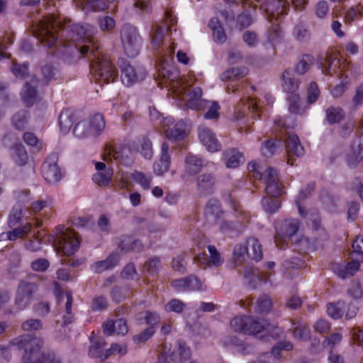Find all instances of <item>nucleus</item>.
<instances>
[{
  "mask_svg": "<svg viewBox=\"0 0 363 363\" xmlns=\"http://www.w3.org/2000/svg\"><path fill=\"white\" fill-rule=\"evenodd\" d=\"M216 184V177L211 173H204L199 175L196 180L198 191L204 195L213 191Z\"/></svg>",
  "mask_w": 363,
  "mask_h": 363,
  "instance_id": "5701e85b",
  "label": "nucleus"
},
{
  "mask_svg": "<svg viewBox=\"0 0 363 363\" xmlns=\"http://www.w3.org/2000/svg\"><path fill=\"white\" fill-rule=\"evenodd\" d=\"M228 157L225 165L228 168L234 169L238 167L245 161L243 155L236 149H231L225 152Z\"/></svg>",
  "mask_w": 363,
  "mask_h": 363,
  "instance_id": "f704fd0d",
  "label": "nucleus"
},
{
  "mask_svg": "<svg viewBox=\"0 0 363 363\" xmlns=\"http://www.w3.org/2000/svg\"><path fill=\"white\" fill-rule=\"evenodd\" d=\"M203 165L204 160L202 157L189 153L185 158L184 174L196 175L201 172Z\"/></svg>",
  "mask_w": 363,
  "mask_h": 363,
  "instance_id": "4be33fe9",
  "label": "nucleus"
},
{
  "mask_svg": "<svg viewBox=\"0 0 363 363\" xmlns=\"http://www.w3.org/2000/svg\"><path fill=\"white\" fill-rule=\"evenodd\" d=\"M289 111L293 114L301 113V97L298 94H290L287 97Z\"/></svg>",
  "mask_w": 363,
  "mask_h": 363,
  "instance_id": "5fc2aeb1",
  "label": "nucleus"
},
{
  "mask_svg": "<svg viewBox=\"0 0 363 363\" xmlns=\"http://www.w3.org/2000/svg\"><path fill=\"white\" fill-rule=\"evenodd\" d=\"M313 62L314 57L313 55L309 54L303 55L296 66V72L299 74H304L309 69L310 66Z\"/></svg>",
  "mask_w": 363,
  "mask_h": 363,
  "instance_id": "49530a36",
  "label": "nucleus"
},
{
  "mask_svg": "<svg viewBox=\"0 0 363 363\" xmlns=\"http://www.w3.org/2000/svg\"><path fill=\"white\" fill-rule=\"evenodd\" d=\"M272 307V302L271 298L267 295H263L257 301L255 311L260 314L267 313Z\"/></svg>",
  "mask_w": 363,
  "mask_h": 363,
  "instance_id": "de8ad7c7",
  "label": "nucleus"
},
{
  "mask_svg": "<svg viewBox=\"0 0 363 363\" xmlns=\"http://www.w3.org/2000/svg\"><path fill=\"white\" fill-rule=\"evenodd\" d=\"M223 344L226 346L235 347L238 352L242 355L249 354L252 349L250 345L245 344L242 340L235 335L226 337L223 340Z\"/></svg>",
  "mask_w": 363,
  "mask_h": 363,
  "instance_id": "7c9ffc66",
  "label": "nucleus"
},
{
  "mask_svg": "<svg viewBox=\"0 0 363 363\" xmlns=\"http://www.w3.org/2000/svg\"><path fill=\"white\" fill-rule=\"evenodd\" d=\"M244 278L247 280L249 286L255 289L258 282L263 280L255 274V272L252 268H247L244 271Z\"/></svg>",
  "mask_w": 363,
  "mask_h": 363,
  "instance_id": "0e129e2a",
  "label": "nucleus"
},
{
  "mask_svg": "<svg viewBox=\"0 0 363 363\" xmlns=\"http://www.w3.org/2000/svg\"><path fill=\"white\" fill-rule=\"evenodd\" d=\"M161 268V259L157 256L148 258L143 264V269L151 276L157 275L160 272Z\"/></svg>",
  "mask_w": 363,
  "mask_h": 363,
  "instance_id": "4c0bfd02",
  "label": "nucleus"
},
{
  "mask_svg": "<svg viewBox=\"0 0 363 363\" xmlns=\"http://www.w3.org/2000/svg\"><path fill=\"white\" fill-rule=\"evenodd\" d=\"M43 328V323L39 319H28L23 321L21 324V329L24 331L33 332Z\"/></svg>",
  "mask_w": 363,
  "mask_h": 363,
  "instance_id": "e2e57ef3",
  "label": "nucleus"
},
{
  "mask_svg": "<svg viewBox=\"0 0 363 363\" xmlns=\"http://www.w3.org/2000/svg\"><path fill=\"white\" fill-rule=\"evenodd\" d=\"M359 138L351 145L350 151L346 155L345 162L349 168H355L363 159V139L362 134Z\"/></svg>",
  "mask_w": 363,
  "mask_h": 363,
  "instance_id": "a211bd4d",
  "label": "nucleus"
},
{
  "mask_svg": "<svg viewBox=\"0 0 363 363\" xmlns=\"http://www.w3.org/2000/svg\"><path fill=\"white\" fill-rule=\"evenodd\" d=\"M278 142L276 140H268L265 141L261 148L262 155L270 157L275 154L278 149Z\"/></svg>",
  "mask_w": 363,
  "mask_h": 363,
  "instance_id": "6e6d98bb",
  "label": "nucleus"
},
{
  "mask_svg": "<svg viewBox=\"0 0 363 363\" xmlns=\"http://www.w3.org/2000/svg\"><path fill=\"white\" fill-rule=\"evenodd\" d=\"M28 62H23V64L22 65L13 62L11 68V72L16 78L25 79L28 76Z\"/></svg>",
  "mask_w": 363,
  "mask_h": 363,
  "instance_id": "864d4df0",
  "label": "nucleus"
},
{
  "mask_svg": "<svg viewBox=\"0 0 363 363\" xmlns=\"http://www.w3.org/2000/svg\"><path fill=\"white\" fill-rule=\"evenodd\" d=\"M139 151L146 159H151L153 155L152 145L149 138H144L140 143Z\"/></svg>",
  "mask_w": 363,
  "mask_h": 363,
  "instance_id": "680f3d73",
  "label": "nucleus"
},
{
  "mask_svg": "<svg viewBox=\"0 0 363 363\" xmlns=\"http://www.w3.org/2000/svg\"><path fill=\"white\" fill-rule=\"evenodd\" d=\"M344 301H338L336 303H329L327 304L328 315L335 320H338L343 315V308L345 307Z\"/></svg>",
  "mask_w": 363,
  "mask_h": 363,
  "instance_id": "79ce46f5",
  "label": "nucleus"
},
{
  "mask_svg": "<svg viewBox=\"0 0 363 363\" xmlns=\"http://www.w3.org/2000/svg\"><path fill=\"white\" fill-rule=\"evenodd\" d=\"M118 247L122 253H127L129 252H140L143 250V242L135 239L132 235H121L118 245Z\"/></svg>",
  "mask_w": 363,
  "mask_h": 363,
  "instance_id": "aec40b11",
  "label": "nucleus"
},
{
  "mask_svg": "<svg viewBox=\"0 0 363 363\" xmlns=\"http://www.w3.org/2000/svg\"><path fill=\"white\" fill-rule=\"evenodd\" d=\"M248 72L246 67H233L228 69L220 74V79L224 82L238 81L243 78Z\"/></svg>",
  "mask_w": 363,
  "mask_h": 363,
  "instance_id": "2f4dec72",
  "label": "nucleus"
},
{
  "mask_svg": "<svg viewBox=\"0 0 363 363\" xmlns=\"http://www.w3.org/2000/svg\"><path fill=\"white\" fill-rule=\"evenodd\" d=\"M228 203L234 211L235 217L238 218V222L223 220L220 224V230L222 233H231L234 230L236 225H245L250 223V215L248 212L244 211L240 204L239 201L235 199L231 194L228 195Z\"/></svg>",
  "mask_w": 363,
  "mask_h": 363,
  "instance_id": "1a4fd4ad",
  "label": "nucleus"
},
{
  "mask_svg": "<svg viewBox=\"0 0 363 363\" xmlns=\"http://www.w3.org/2000/svg\"><path fill=\"white\" fill-rule=\"evenodd\" d=\"M11 346L23 350L22 363H62L54 352H41L43 340L33 335L26 334L10 341Z\"/></svg>",
  "mask_w": 363,
  "mask_h": 363,
  "instance_id": "f03ea898",
  "label": "nucleus"
},
{
  "mask_svg": "<svg viewBox=\"0 0 363 363\" xmlns=\"http://www.w3.org/2000/svg\"><path fill=\"white\" fill-rule=\"evenodd\" d=\"M296 38L300 42H306L310 39L311 33L303 23L296 26L294 31Z\"/></svg>",
  "mask_w": 363,
  "mask_h": 363,
  "instance_id": "052dcab7",
  "label": "nucleus"
},
{
  "mask_svg": "<svg viewBox=\"0 0 363 363\" xmlns=\"http://www.w3.org/2000/svg\"><path fill=\"white\" fill-rule=\"evenodd\" d=\"M293 348L294 345L290 341H279L272 348L271 352L266 353L264 357H273L274 361L279 362L281 359V352L282 350L291 351Z\"/></svg>",
  "mask_w": 363,
  "mask_h": 363,
  "instance_id": "72a5a7b5",
  "label": "nucleus"
},
{
  "mask_svg": "<svg viewBox=\"0 0 363 363\" xmlns=\"http://www.w3.org/2000/svg\"><path fill=\"white\" fill-rule=\"evenodd\" d=\"M113 176L112 168H108L104 171L96 172L92 176L93 182L100 187H105L109 185Z\"/></svg>",
  "mask_w": 363,
  "mask_h": 363,
  "instance_id": "473e14b6",
  "label": "nucleus"
},
{
  "mask_svg": "<svg viewBox=\"0 0 363 363\" xmlns=\"http://www.w3.org/2000/svg\"><path fill=\"white\" fill-rule=\"evenodd\" d=\"M252 22V18L250 13L247 11H242L237 16L236 26L242 30L249 27Z\"/></svg>",
  "mask_w": 363,
  "mask_h": 363,
  "instance_id": "13d9d810",
  "label": "nucleus"
},
{
  "mask_svg": "<svg viewBox=\"0 0 363 363\" xmlns=\"http://www.w3.org/2000/svg\"><path fill=\"white\" fill-rule=\"evenodd\" d=\"M105 125L103 116L96 113L87 120L77 123L73 129V134L75 137L80 139L91 137L96 138L101 134L105 128Z\"/></svg>",
  "mask_w": 363,
  "mask_h": 363,
  "instance_id": "423d86ee",
  "label": "nucleus"
},
{
  "mask_svg": "<svg viewBox=\"0 0 363 363\" xmlns=\"http://www.w3.org/2000/svg\"><path fill=\"white\" fill-rule=\"evenodd\" d=\"M99 28L103 31H111L116 26V21L113 18L105 16L99 19Z\"/></svg>",
  "mask_w": 363,
  "mask_h": 363,
  "instance_id": "774afa93",
  "label": "nucleus"
},
{
  "mask_svg": "<svg viewBox=\"0 0 363 363\" xmlns=\"http://www.w3.org/2000/svg\"><path fill=\"white\" fill-rule=\"evenodd\" d=\"M118 63L121 72V82L125 86H131L145 78L147 72L144 67H133L124 59H120Z\"/></svg>",
  "mask_w": 363,
  "mask_h": 363,
  "instance_id": "9b49d317",
  "label": "nucleus"
},
{
  "mask_svg": "<svg viewBox=\"0 0 363 363\" xmlns=\"http://www.w3.org/2000/svg\"><path fill=\"white\" fill-rule=\"evenodd\" d=\"M293 337L301 341H306L311 338V330L308 325L304 323H293Z\"/></svg>",
  "mask_w": 363,
  "mask_h": 363,
  "instance_id": "c9c22d12",
  "label": "nucleus"
},
{
  "mask_svg": "<svg viewBox=\"0 0 363 363\" xmlns=\"http://www.w3.org/2000/svg\"><path fill=\"white\" fill-rule=\"evenodd\" d=\"M300 221L298 219L289 218L274 223L276 232L275 243L280 250H284L289 240L299 230Z\"/></svg>",
  "mask_w": 363,
  "mask_h": 363,
  "instance_id": "6e6552de",
  "label": "nucleus"
},
{
  "mask_svg": "<svg viewBox=\"0 0 363 363\" xmlns=\"http://www.w3.org/2000/svg\"><path fill=\"white\" fill-rule=\"evenodd\" d=\"M104 346V343L100 341L93 343L89 347V357L91 358L99 359L101 361L106 359L107 358H105V356L106 355V350H103Z\"/></svg>",
  "mask_w": 363,
  "mask_h": 363,
  "instance_id": "37998d69",
  "label": "nucleus"
},
{
  "mask_svg": "<svg viewBox=\"0 0 363 363\" xmlns=\"http://www.w3.org/2000/svg\"><path fill=\"white\" fill-rule=\"evenodd\" d=\"M185 308L186 304L184 302L177 298H172L164 306V308L167 313L174 312L180 314Z\"/></svg>",
  "mask_w": 363,
  "mask_h": 363,
  "instance_id": "8fccbe9b",
  "label": "nucleus"
},
{
  "mask_svg": "<svg viewBox=\"0 0 363 363\" xmlns=\"http://www.w3.org/2000/svg\"><path fill=\"white\" fill-rule=\"evenodd\" d=\"M206 213L213 216L215 219L220 218L224 212L221 208L220 201L216 199H211L206 204Z\"/></svg>",
  "mask_w": 363,
  "mask_h": 363,
  "instance_id": "a19ab883",
  "label": "nucleus"
},
{
  "mask_svg": "<svg viewBox=\"0 0 363 363\" xmlns=\"http://www.w3.org/2000/svg\"><path fill=\"white\" fill-rule=\"evenodd\" d=\"M89 30L79 23L67 27L54 14L39 22L35 32L40 43L48 48L60 45L65 54L76 50L79 56L89 60L90 73L97 84H109L118 78V70L101 48L89 39Z\"/></svg>",
  "mask_w": 363,
  "mask_h": 363,
  "instance_id": "f257e3e1",
  "label": "nucleus"
},
{
  "mask_svg": "<svg viewBox=\"0 0 363 363\" xmlns=\"http://www.w3.org/2000/svg\"><path fill=\"white\" fill-rule=\"evenodd\" d=\"M230 325L235 332L255 335L267 330L269 324L264 319L243 315L233 318Z\"/></svg>",
  "mask_w": 363,
  "mask_h": 363,
  "instance_id": "39448f33",
  "label": "nucleus"
},
{
  "mask_svg": "<svg viewBox=\"0 0 363 363\" xmlns=\"http://www.w3.org/2000/svg\"><path fill=\"white\" fill-rule=\"evenodd\" d=\"M167 138L172 140H182L186 136V125L182 121L176 123L172 128L164 130Z\"/></svg>",
  "mask_w": 363,
  "mask_h": 363,
  "instance_id": "c85d7f7f",
  "label": "nucleus"
},
{
  "mask_svg": "<svg viewBox=\"0 0 363 363\" xmlns=\"http://www.w3.org/2000/svg\"><path fill=\"white\" fill-rule=\"evenodd\" d=\"M283 84L282 87L284 91L287 92L289 95L297 94L300 84V80L293 76L291 69H285L282 74Z\"/></svg>",
  "mask_w": 363,
  "mask_h": 363,
  "instance_id": "a878e982",
  "label": "nucleus"
},
{
  "mask_svg": "<svg viewBox=\"0 0 363 363\" xmlns=\"http://www.w3.org/2000/svg\"><path fill=\"white\" fill-rule=\"evenodd\" d=\"M290 4L286 0H265L261 4V9L265 13L267 20L272 23L267 30V41L271 45L280 43L282 32L280 28V19L288 13Z\"/></svg>",
  "mask_w": 363,
  "mask_h": 363,
  "instance_id": "7ed1b4c3",
  "label": "nucleus"
},
{
  "mask_svg": "<svg viewBox=\"0 0 363 363\" xmlns=\"http://www.w3.org/2000/svg\"><path fill=\"white\" fill-rule=\"evenodd\" d=\"M285 147L288 156L287 164L289 165H294V162L291 161L293 156L301 157L304 155V148L296 134H289L287 136L285 140Z\"/></svg>",
  "mask_w": 363,
  "mask_h": 363,
  "instance_id": "dca6fc26",
  "label": "nucleus"
},
{
  "mask_svg": "<svg viewBox=\"0 0 363 363\" xmlns=\"http://www.w3.org/2000/svg\"><path fill=\"white\" fill-rule=\"evenodd\" d=\"M208 27L212 30L213 40L217 44L222 45L227 41V35L220 21L218 18L213 17L211 18L208 22Z\"/></svg>",
  "mask_w": 363,
  "mask_h": 363,
  "instance_id": "b1692460",
  "label": "nucleus"
},
{
  "mask_svg": "<svg viewBox=\"0 0 363 363\" xmlns=\"http://www.w3.org/2000/svg\"><path fill=\"white\" fill-rule=\"evenodd\" d=\"M38 290V285L34 281H21L16 292L14 304L21 311L26 309L33 301L34 295Z\"/></svg>",
  "mask_w": 363,
  "mask_h": 363,
  "instance_id": "9d476101",
  "label": "nucleus"
},
{
  "mask_svg": "<svg viewBox=\"0 0 363 363\" xmlns=\"http://www.w3.org/2000/svg\"><path fill=\"white\" fill-rule=\"evenodd\" d=\"M120 262V255L118 253H111L106 259L94 262L90 265V269L96 274H101L118 266Z\"/></svg>",
  "mask_w": 363,
  "mask_h": 363,
  "instance_id": "412c9836",
  "label": "nucleus"
},
{
  "mask_svg": "<svg viewBox=\"0 0 363 363\" xmlns=\"http://www.w3.org/2000/svg\"><path fill=\"white\" fill-rule=\"evenodd\" d=\"M121 277L123 279L131 281L139 280L140 276L138 273L135 264L130 262L125 265L121 272Z\"/></svg>",
  "mask_w": 363,
  "mask_h": 363,
  "instance_id": "c03bdc74",
  "label": "nucleus"
},
{
  "mask_svg": "<svg viewBox=\"0 0 363 363\" xmlns=\"http://www.w3.org/2000/svg\"><path fill=\"white\" fill-rule=\"evenodd\" d=\"M58 154L52 152L50 154L41 167V172L45 180L50 184H56L62 178V173L57 164Z\"/></svg>",
  "mask_w": 363,
  "mask_h": 363,
  "instance_id": "f8f14e48",
  "label": "nucleus"
},
{
  "mask_svg": "<svg viewBox=\"0 0 363 363\" xmlns=\"http://www.w3.org/2000/svg\"><path fill=\"white\" fill-rule=\"evenodd\" d=\"M121 39L125 54L128 57H135L143 45V38L138 29L129 23L124 24L121 30Z\"/></svg>",
  "mask_w": 363,
  "mask_h": 363,
  "instance_id": "0eeeda50",
  "label": "nucleus"
},
{
  "mask_svg": "<svg viewBox=\"0 0 363 363\" xmlns=\"http://www.w3.org/2000/svg\"><path fill=\"white\" fill-rule=\"evenodd\" d=\"M171 286L178 292L201 291L206 289L205 281L195 275L174 279L172 281Z\"/></svg>",
  "mask_w": 363,
  "mask_h": 363,
  "instance_id": "ddd939ff",
  "label": "nucleus"
},
{
  "mask_svg": "<svg viewBox=\"0 0 363 363\" xmlns=\"http://www.w3.org/2000/svg\"><path fill=\"white\" fill-rule=\"evenodd\" d=\"M13 160L18 166L25 165L28 160V155L24 146L18 143L13 147Z\"/></svg>",
  "mask_w": 363,
  "mask_h": 363,
  "instance_id": "ea45409f",
  "label": "nucleus"
},
{
  "mask_svg": "<svg viewBox=\"0 0 363 363\" xmlns=\"http://www.w3.org/2000/svg\"><path fill=\"white\" fill-rule=\"evenodd\" d=\"M261 204L264 211L269 214L277 213L281 208V201L278 199L270 196H264Z\"/></svg>",
  "mask_w": 363,
  "mask_h": 363,
  "instance_id": "58836bf2",
  "label": "nucleus"
},
{
  "mask_svg": "<svg viewBox=\"0 0 363 363\" xmlns=\"http://www.w3.org/2000/svg\"><path fill=\"white\" fill-rule=\"evenodd\" d=\"M108 306V301L104 296H95L91 303V311L92 312H101L106 310Z\"/></svg>",
  "mask_w": 363,
  "mask_h": 363,
  "instance_id": "603ef678",
  "label": "nucleus"
},
{
  "mask_svg": "<svg viewBox=\"0 0 363 363\" xmlns=\"http://www.w3.org/2000/svg\"><path fill=\"white\" fill-rule=\"evenodd\" d=\"M315 182H310L304 189H301L297 195L295 203L298 208L300 216L303 218L306 217L307 213L305 211L302 203L304 199L308 198L315 189Z\"/></svg>",
  "mask_w": 363,
  "mask_h": 363,
  "instance_id": "cd10ccee",
  "label": "nucleus"
},
{
  "mask_svg": "<svg viewBox=\"0 0 363 363\" xmlns=\"http://www.w3.org/2000/svg\"><path fill=\"white\" fill-rule=\"evenodd\" d=\"M169 150V145L167 143L163 142L161 146L160 158L153 164L154 172L158 176H162L169 169L171 157Z\"/></svg>",
  "mask_w": 363,
  "mask_h": 363,
  "instance_id": "f3484780",
  "label": "nucleus"
},
{
  "mask_svg": "<svg viewBox=\"0 0 363 363\" xmlns=\"http://www.w3.org/2000/svg\"><path fill=\"white\" fill-rule=\"evenodd\" d=\"M199 138L201 143L211 152L219 151L221 144L218 142L215 134L208 128L201 127L199 129Z\"/></svg>",
  "mask_w": 363,
  "mask_h": 363,
  "instance_id": "6ab92c4d",
  "label": "nucleus"
},
{
  "mask_svg": "<svg viewBox=\"0 0 363 363\" xmlns=\"http://www.w3.org/2000/svg\"><path fill=\"white\" fill-rule=\"evenodd\" d=\"M174 353V357L178 355V363H184L191 357V350L189 347H186L184 342L179 341L178 342V349L177 353Z\"/></svg>",
  "mask_w": 363,
  "mask_h": 363,
  "instance_id": "bf43d9fd",
  "label": "nucleus"
},
{
  "mask_svg": "<svg viewBox=\"0 0 363 363\" xmlns=\"http://www.w3.org/2000/svg\"><path fill=\"white\" fill-rule=\"evenodd\" d=\"M56 251L64 256H71L77 252L80 247V240L76 233L65 225H59L55 228L53 238Z\"/></svg>",
  "mask_w": 363,
  "mask_h": 363,
  "instance_id": "20e7f679",
  "label": "nucleus"
},
{
  "mask_svg": "<svg viewBox=\"0 0 363 363\" xmlns=\"http://www.w3.org/2000/svg\"><path fill=\"white\" fill-rule=\"evenodd\" d=\"M345 118V112L340 106H330L325 110V119L331 125L340 123Z\"/></svg>",
  "mask_w": 363,
  "mask_h": 363,
  "instance_id": "bb28decb",
  "label": "nucleus"
},
{
  "mask_svg": "<svg viewBox=\"0 0 363 363\" xmlns=\"http://www.w3.org/2000/svg\"><path fill=\"white\" fill-rule=\"evenodd\" d=\"M38 84V79H32L30 82H26L23 85L21 91V97L26 107H31L36 102L41 101V98L38 97L37 95L36 88Z\"/></svg>",
  "mask_w": 363,
  "mask_h": 363,
  "instance_id": "2eb2a0df",
  "label": "nucleus"
},
{
  "mask_svg": "<svg viewBox=\"0 0 363 363\" xmlns=\"http://www.w3.org/2000/svg\"><path fill=\"white\" fill-rule=\"evenodd\" d=\"M28 112L24 110L21 111L13 116L11 119L12 124L17 130H23L28 122Z\"/></svg>",
  "mask_w": 363,
  "mask_h": 363,
  "instance_id": "09e8293b",
  "label": "nucleus"
},
{
  "mask_svg": "<svg viewBox=\"0 0 363 363\" xmlns=\"http://www.w3.org/2000/svg\"><path fill=\"white\" fill-rule=\"evenodd\" d=\"M264 180L267 196L279 199L283 194V186L279 180L277 171L273 167H269L264 172Z\"/></svg>",
  "mask_w": 363,
  "mask_h": 363,
  "instance_id": "4468645a",
  "label": "nucleus"
},
{
  "mask_svg": "<svg viewBox=\"0 0 363 363\" xmlns=\"http://www.w3.org/2000/svg\"><path fill=\"white\" fill-rule=\"evenodd\" d=\"M208 250L209 252V259L211 264L215 267H219L223 263V259L222 258L219 252L216 250L214 245H208Z\"/></svg>",
  "mask_w": 363,
  "mask_h": 363,
  "instance_id": "69168bd1",
  "label": "nucleus"
},
{
  "mask_svg": "<svg viewBox=\"0 0 363 363\" xmlns=\"http://www.w3.org/2000/svg\"><path fill=\"white\" fill-rule=\"evenodd\" d=\"M130 178L139 184L143 190H148L152 182V177L150 174L136 170L130 174Z\"/></svg>",
  "mask_w": 363,
  "mask_h": 363,
  "instance_id": "e433bc0d",
  "label": "nucleus"
},
{
  "mask_svg": "<svg viewBox=\"0 0 363 363\" xmlns=\"http://www.w3.org/2000/svg\"><path fill=\"white\" fill-rule=\"evenodd\" d=\"M333 56V55H329L323 62H320L322 72L325 75L328 74L332 76L334 74H337L338 72H341L340 59Z\"/></svg>",
  "mask_w": 363,
  "mask_h": 363,
  "instance_id": "393cba45",
  "label": "nucleus"
},
{
  "mask_svg": "<svg viewBox=\"0 0 363 363\" xmlns=\"http://www.w3.org/2000/svg\"><path fill=\"white\" fill-rule=\"evenodd\" d=\"M363 16V4H358L348 9L345 13V19L347 23H351L358 18Z\"/></svg>",
  "mask_w": 363,
  "mask_h": 363,
  "instance_id": "3c124183",
  "label": "nucleus"
},
{
  "mask_svg": "<svg viewBox=\"0 0 363 363\" xmlns=\"http://www.w3.org/2000/svg\"><path fill=\"white\" fill-rule=\"evenodd\" d=\"M247 245L250 250L249 258L256 262L261 260L263 257L262 245L259 240L255 237H250L247 240Z\"/></svg>",
  "mask_w": 363,
  "mask_h": 363,
  "instance_id": "c756f323",
  "label": "nucleus"
},
{
  "mask_svg": "<svg viewBox=\"0 0 363 363\" xmlns=\"http://www.w3.org/2000/svg\"><path fill=\"white\" fill-rule=\"evenodd\" d=\"M155 329L153 327H149L142 332H140L139 334L135 335L133 337V340L134 343L137 345H140L142 343H145L147 342L151 337L153 336L155 334Z\"/></svg>",
  "mask_w": 363,
  "mask_h": 363,
  "instance_id": "4d7b16f0",
  "label": "nucleus"
},
{
  "mask_svg": "<svg viewBox=\"0 0 363 363\" xmlns=\"http://www.w3.org/2000/svg\"><path fill=\"white\" fill-rule=\"evenodd\" d=\"M352 248L356 258L363 262V236H357L352 242Z\"/></svg>",
  "mask_w": 363,
  "mask_h": 363,
  "instance_id": "338daca9",
  "label": "nucleus"
},
{
  "mask_svg": "<svg viewBox=\"0 0 363 363\" xmlns=\"http://www.w3.org/2000/svg\"><path fill=\"white\" fill-rule=\"evenodd\" d=\"M13 228L12 231L8 232V238L10 240H15L17 238L28 233L32 229V225L30 223L26 222L24 225L18 227L15 226Z\"/></svg>",
  "mask_w": 363,
  "mask_h": 363,
  "instance_id": "a18cd8bd",
  "label": "nucleus"
}]
</instances>
